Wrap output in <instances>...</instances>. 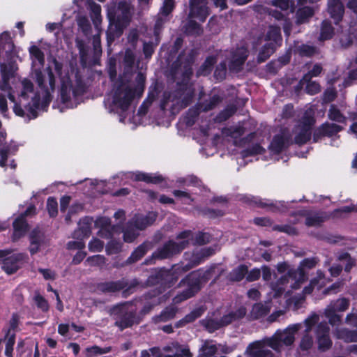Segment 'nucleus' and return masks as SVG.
I'll return each instance as SVG.
<instances>
[{
    "label": "nucleus",
    "mask_w": 357,
    "mask_h": 357,
    "mask_svg": "<svg viewBox=\"0 0 357 357\" xmlns=\"http://www.w3.org/2000/svg\"><path fill=\"white\" fill-rule=\"evenodd\" d=\"M145 82V77L139 73L136 77L137 84L132 89L126 80L119 78L114 86L113 105L122 112L128 111L135 96L139 98L142 96Z\"/></svg>",
    "instance_id": "f257e3e1"
},
{
    "label": "nucleus",
    "mask_w": 357,
    "mask_h": 357,
    "mask_svg": "<svg viewBox=\"0 0 357 357\" xmlns=\"http://www.w3.org/2000/svg\"><path fill=\"white\" fill-rule=\"evenodd\" d=\"M109 314L115 320L114 325L121 331L138 325L142 321L132 301H123L114 305L109 310Z\"/></svg>",
    "instance_id": "f03ea898"
},
{
    "label": "nucleus",
    "mask_w": 357,
    "mask_h": 357,
    "mask_svg": "<svg viewBox=\"0 0 357 357\" xmlns=\"http://www.w3.org/2000/svg\"><path fill=\"white\" fill-rule=\"evenodd\" d=\"M188 245V241H181L176 242L174 240L166 241L162 246L158 247L151 255V257L144 260L146 265L151 264L153 260H163L172 259L174 256L179 255Z\"/></svg>",
    "instance_id": "7ed1b4c3"
},
{
    "label": "nucleus",
    "mask_w": 357,
    "mask_h": 357,
    "mask_svg": "<svg viewBox=\"0 0 357 357\" xmlns=\"http://www.w3.org/2000/svg\"><path fill=\"white\" fill-rule=\"evenodd\" d=\"M29 260V256L24 252L13 253L12 250H0L1 269L8 275L15 273Z\"/></svg>",
    "instance_id": "20e7f679"
},
{
    "label": "nucleus",
    "mask_w": 357,
    "mask_h": 357,
    "mask_svg": "<svg viewBox=\"0 0 357 357\" xmlns=\"http://www.w3.org/2000/svg\"><path fill=\"white\" fill-rule=\"evenodd\" d=\"M192 65V59L185 57L184 52H182L171 66L170 71L172 75H177L180 70H183L181 80L177 82L180 91H185L188 87L189 82L193 74Z\"/></svg>",
    "instance_id": "39448f33"
},
{
    "label": "nucleus",
    "mask_w": 357,
    "mask_h": 357,
    "mask_svg": "<svg viewBox=\"0 0 357 357\" xmlns=\"http://www.w3.org/2000/svg\"><path fill=\"white\" fill-rule=\"evenodd\" d=\"M187 286L184 290L177 294L174 301L178 303L193 297L202 288L203 283L197 271H191L178 283V287Z\"/></svg>",
    "instance_id": "423d86ee"
},
{
    "label": "nucleus",
    "mask_w": 357,
    "mask_h": 357,
    "mask_svg": "<svg viewBox=\"0 0 357 357\" xmlns=\"http://www.w3.org/2000/svg\"><path fill=\"white\" fill-rule=\"evenodd\" d=\"M350 306V301L344 297L332 301L324 310V315L328 319L331 326L339 325L342 323V315L336 312H345Z\"/></svg>",
    "instance_id": "0eeeda50"
},
{
    "label": "nucleus",
    "mask_w": 357,
    "mask_h": 357,
    "mask_svg": "<svg viewBox=\"0 0 357 357\" xmlns=\"http://www.w3.org/2000/svg\"><path fill=\"white\" fill-rule=\"evenodd\" d=\"M217 7L221 10L226 8L225 0H213ZM208 15L206 0H191L190 1V22H196V20L204 22Z\"/></svg>",
    "instance_id": "6e6552de"
},
{
    "label": "nucleus",
    "mask_w": 357,
    "mask_h": 357,
    "mask_svg": "<svg viewBox=\"0 0 357 357\" xmlns=\"http://www.w3.org/2000/svg\"><path fill=\"white\" fill-rule=\"evenodd\" d=\"M128 286V282L122 280L97 282L91 286V291L98 294H109L121 291Z\"/></svg>",
    "instance_id": "1a4fd4ad"
},
{
    "label": "nucleus",
    "mask_w": 357,
    "mask_h": 357,
    "mask_svg": "<svg viewBox=\"0 0 357 357\" xmlns=\"http://www.w3.org/2000/svg\"><path fill=\"white\" fill-rule=\"evenodd\" d=\"M241 200L250 206L260 208H268L269 211L273 213L282 212L281 207H284V204L281 202H273L270 199H264L256 196L245 195L242 197Z\"/></svg>",
    "instance_id": "9d476101"
},
{
    "label": "nucleus",
    "mask_w": 357,
    "mask_h": 357,
    "mask_svg": "<svg viewBox=\"0 0 357 357\" xmlns=\"http://www.w3.org/2000/svg\"><path fill=\"white\" fill-rule=\"evenodd\" d=\"M344 128L335 123L325 122L313 131V142L317 143L323 137H332L342 131Z\"/></svg>",
    "instance_id": "9b49d317"
},
{
    "label": "nucleus",
    "mask_w": 357,
    "mask_h": 357,
    "mask_svg": "<svg viewBox=\"0 0 357 357\" xmlns=\"http://www.w3.org/2000/svg\"><path fill=\"white\" fill-rule=\"evenodd\" d=\"M329 333L330 328L326 322L322 321L317 324L315 334L319 351H326L331 348L333 342Z\"/></svg>",
    "instance_id": "f8f14e48"
},
{
    "label": "nucleus",
    "mask_w": 357,
    "mask_h": 357,
    "mask_svg": "<svg viewBox=\"0 0 357 357\" xmlns=\"http://www.w3.org/2000/svg\"><path fill=\"white\" fill-rule=\"evenodd\" d=\"M169 270L164 268L152 272L146 280V284L149 287L160 284L161 287H172V281L170 280Z\"/></svg>",
    "instance_id": "ddd939ff"
},
{
    "label": "nucleus",
    "mask_w": 357,
    "mask_h": 357,
    "mask_svg": "<svg viewBox=\"0 0 357 357\" xmlns=\"http://www.w3.org/2000/svg\"><path fill=\"white\" fill-rule=\"evenodd\" d=\"M130 13V5L126 2L120 3L117 10L114 7H107V17L109 22H121L127 20Z\"/></svg>",
    "instance_id": "4468645a"
},
{
    "label": "nucleus",
    "mask_w": 357,
    "mask_h": 357,
    "mask_svg": "<svg viewBox=\"0 0 357 357\" xmlns=\"http://www.w3.org/2000/svg\"><path fill=\"white\" fill-rule=\"evenodd\" d=\"M246 312V308L243 306H241L236 311H231L227 314H224L218 321L212 320L211 324L215 329H219L229 325L234 321L243 319L245 316Z\"/></svg>",
    "instance_id": "2eb2a0df"
},
{
    "label": "nucleus",
    "mask_w": 357,
    "mask_h": 357,
    "mask_svg": "<svg viewBox=\"0 0 357 357\" xmlns=\"http://www.w3.org/2000/svg\"><path fill=\"white\" fill-rule=\"evenodd\" d=\"M298 215L305 218V225L308 227H321L328 218L326 213L321 211L303 210L299 211Z\"/></svg>",
    "instance_id": "dca6fc26"
},
{
    "label": "nucleus",
    "mask_w": 357,
    "mask_h": 357,
    "mask_svg": "<svg viewBox=\"0 0 357 357\" xmlns=\"http://www.w3.org/2000/svg\"><path fill=\"white\" fill-rule=\"evenodd\" d=\"M292 144L293 142L289 134H276L273 136L268 146V149L273 154L279 155Z\"/></svg>",
    "instance_id": "f3484780"
},
{
    "label": "nucleus",
    "mask_w": 357,
    "mask_h": 357,
    "mask_svg": "<svg viewBox=\"0 0 357 357\" xmlns=\"http://www.w3.org/2000/svg\"><path fill=\"white\" fill-rule=\"evenodd\" d=\"M294 54H297L302 58H312L316 55L320 54V50L318 47L307 43H299L294 42L293 49Z\"/></svg>",
    "instance_id": "a211bd4d"
},
{
    "label": "nucleus",
    "mask_w": 357,
    "mask_h": 357,
    "mask_svg": "<svg viewBox=\"0 0 357 357\" xmlns=\"http://www.w3.org/2000/svg\"><path fill=\"white\" fill-rule=\"evenodd\" d=\"M130 24H109L107 30L106 31L107 36V54L109 55L112 52L110 46L114 43L116 38L121 36L123 32V29Z\"/></svg>",
    "instance_id": "6ab92c4d"
},
{
    "label": "nucleus",
    "mask_w": 357,
    "mask_h": 357,
    "mask_svg": "<svg viewBox=\"0 0 357 357\" xmlns=\"http://www.w3.org/2000/svg\"><path fill=\"white\" fill-rule=\"evenodd\" d=\"M29 239L30 245L29 248L31 255H34L39 252L40 247L45 242V234L38 228H34L29 234Z\"/></svg>",
    "instance_id": "aec40b11"
},
{
    "label": "nucleus",
    "mask_w": 357,
    "mask_h": 357,
    "mask_svg": "<svg viewBox=\"0 0 357 357\" xmlns=\"http://www.w3.org/2000/svg\"><path fill=\"white\" fill-rule=\"evenodd\" d=\"M301 324H295L289 325L284 330H277V333H280L279 337L281 339L282 344L285 346H291L295 340L296 333L301 328Z\"/></svg>",
    "instance_id": "412c9836"
},
{
    "label": "nucleus",
    "mask_w": 357,
    "mask_h": 357,
    "mask_svg": "<svg viewBox=\"0 0 357 357\" xmlns=\"http://www.w3.org/2000/svg\"><path fill=\"white\" fill-rule=\"evenodd\" d=\"M13 232L12 241L15 242L23 237L29 229V225L23 216L17 217L13 222Z\"/></svg>",
    "instance_id": "4be33fe9"
},
{
    "label": "nucleus",
    "mask_w": 357,
    "mask_h": 357,
    "mask_svg": "<svg viewBox=\"0 0 357 357\" xmlns=\"http://www.w3.org/2000/svg\"><path fill=\"white\" fill-rule=\"evenodd\" d=\"M157 214L153 212L149 213L146 215H135L130 224L139 230H144L148 226L151 225L156 220Z\"/></svg>",
    "instance_id": "5701e85b"
},
{
    "label": "nucleus",
    "mask_w": 357,
    "mask_h": 357,
    "mask_svg": "<svg viewBox=\"0 0 357 357\" xmlns=\"http://www.w3.org/2000/svg\"><path fill=\"white\" fill-rule=\"evenodd\" d=\"M152 248V243L148 241L143 242L137 246L126 259V264H132L139 261Z\"/></svg>",
    "instance_id": "b1692460"
},
{
    "label": "nucleus",
    "mask_w": 357,
    "mask_h": 357,
    "mask_svg": "<svg viewBox=\"0 0 357 357\" xmlns=\"http://www.w3.org/2000/svg\"><path fill=\"white\" fill-rule=\"evenodd\" d=\"M264 344L261 341L251 343L248 349L252 357H274L273 353L268 349H264Z\"/></svg>",
    "instance_id": "393cba45"
},
{
    "label": "nucleus",
    "mask_w": 357,
    "mask_h": 357,
    "mask_svg": "<svg viewBox=\"0 0 357 357\" xmlns=\"http://www.w3.org/2000/svg\"><path fill=\"white\" fill-rule=\"evenodd\" d=\"M73 84L69 77H63L61 79L60 98L63 104L70 102V93H73Z\"/></svg>",
    "instance_id": "a878e982"
},
{
    "label": "nucleus",
    "mask_w": 357,
    "mask_h": 357,
    "mask_svg": "<svg viewBox=\"0 0 357 357\" xmlns=\"http://www.w3.org/2000/svg\"><path fill=\"white\" fill-rule=\"evenodd\" d=\"M248 56V54L245 49L238 50L234 54L233 59L229 63L230 69L236 71H240L247 60Z\"/></svg>",
    "instance_id": "bb28decb"
},
{
    "label": "nucleus",
    "mask_w": 357,
    "mask_h": 357,
    "mask_svg": "<svg viewBox=\"0 0 357 357\" xmlns=\"http://www.w3.org/2000/svg\"><path fill=\"white\" fill-rule=\"evenodd\" d=\"M178 312L177 307L174 305H169L165 307L159 314L153 317L154 323L166 322L173 319Z\"/></svg>",
    "instance_id": "cd10ccee"
},
{
    "label": "nucleus",
    "mask_w": 357,
    "mask_h": 357,
    "mask_svg": "<svg viewBox=\"0 0 357 357\" xmlns=\"http://www.w3.org/2000/svg\"><path fill=\"white\" fill-rule=\"evenodd\" d=\"M134 181H144L146 183L159 184L164 181V178L160 174L138 172L134 176Z\"/></svg>",
    "instance_id": "c85d7f7f"
},
{
    "label": "nucleus",
    "mask_w": 357,
    "mask_h": 357,
    "mask_svg": "<svg viewBox=\"0 0 357 357\" xmlns=\"http://www.w3.org/2000/svg\"><path fill=\"white\" fill-rule=\"evenodd\" d=\"M86 6L89 11V18L92 22H101V7L92 0H86Z\"/></svg>",
    "instance_id": "c756f323"
},
{
    "label": "nucleus",
    "mask_w": 357,
    "mask_h": 357,
    "mask_svg": "<svg viewBox=\"0 0 357 357\" xmlns=\"http://www.w3.org/2000/svg\"><path fill=\"white\" fill-rule=\"evenodd\" d=\"M328 13L335 20H340L344 13V6L340 0H329Z\"/></svg>",
    "instance_id": "7c9ffc66"
},
{
    "label": "nucleus",
    "mask_w": 357,
    "mask_h": 357,
    "mask_svg": "<svg viewBox=\"0 0 357 357\" xmlns=\"http://www.w3.org/2000/svg\"><path fill=\"white\" fill-rule=\"evenodd\" d=\"M265 40L269 41L268 43H273L276 47L280 46L282 40L280 27L273 25L270 26Z\"/></svg>",
    "instance_id": "2f4dec72"
},
{
    "label": "nucleus",
    "mask_w": 357,
    "mask_h": 357,
    "mask_svg": "<svg viewBox=\"0 0 357 357\" xmlns=\"http://www.w3.org/2000/svg\"><path fill=\"white\" fill-rule=\"evenodd\" d=\"M276 47L273 43H266L260 50L257 56L259 63L265 62L275 52Z\"/></svg>",
    "instance_id": "473e14b6"
},
{
    "label": "nucleus",
    "mask_w": 357,
    "mask_h": 357,
    "mask_svg": "<svg viewBox=\"0 0 357 357\" xmlns=\"http://www.w3.org/2000/svg\"><path fill=\"white\" fill-rule=\"evenodd\" d=\"M328 118L334 122L347 124V118L335 105H331L328 112Z\"/></svg>",
    "instance_id": "72a5a7b5"
},
{
    "label": "nucleus",
    "mask_w": 357,
    "mask_h": 357,
    "mask_svg": "<svg viewBox=\"0 0 357 357\" xmlns=\"http://www.w3.org/2000/svg\"><path fill=\"white\" fill-rule=\"evenodd\" d=\"M247 273L248 266L245 264H240L229 273L228 279L231 282H240Z\"/></svg>",
    "instance_id": "f704fd0d"
},
{
    "label": "nucleus",
    "mask_w": 357,
    "mask_h": 357,
    "mask_svg": "<svg viewBox=\"0 0 357 357\" xmlns=\"http://www.w3.org/2000/svg\"><path fill=\"white\" fill-rule=\"evenodd\" d=\"M312 138V131L300 127L299 132L295 135L294 140H292L293 144H295L299 146H301L308 142L310 141Z\"/></svg>",
    "instance_id": "c9c22d12"
},
{
    "label": "nucleus",
    "mask_w": 357,
    "mask_h": 357,
    "mask_svg": "<svg viewBox=\"0 0 357 357\" xmlns=\"http://www.w3.org/2000/svg\"><path fill=\"white\" fill-rule=\"evenodd\" d=\"M337 336L345 342H357V329L341 328L337 330Z\"/></svg>",
    "instance_id": "e433bc0d"
},
{
    "label": "nucleus",
    "mask_w": 357,
    "mask_h": 357,
    "mask_svg": "<svg viewBox=\"0 0 357 357\" xmlns=\"http://www.w3.org/2000/svg\"><path fill=\"white\" fill-rule=\"evenodd\" d=\"M269 308L261 303L253 305L250 312V316L253 320H257L266 317L269 313Z\"/></svg>",
    "instance_id": "4c0bfd02"
},
{
    "label": "nucleus",
    "mask_w": 357,
    "mask_h": 357,
    "mask_svg": "<svg viewBox=\"0 0 357 357\" xmlns=\"http://www.w3.org/2000/svg\"><path fill=\"white\" fill-rule=\"evenodd\" d=\"M202 111L199 106L188 109L185 116V123L187 126L191 127L194 126Z\"/></svg>",
    "instance_id": "58836bf2"
},
{
    "label": "nucleus",
    "mask_w": 357,
    "mask_h": 357,
    "mask_svg": "<svg viewBox=\"0 0 357 357\" xmlns=\"http://www.w3.org/2000/svg\"><path fill=\"white\" fill-rule=\"evenodd\" d=\"M335 35V29L332 24H321L320 33L318 37L319 42H324L333 38Z\"/></svg>",
    "instance_id": "ea45409f"
},
{
    "label": "nucleus",
    "mask_w": 357,
    "mask_h": 357,
    "mask_svg": "<svg viewBox=\"0 0 357 357\" xmlns=\"http://www.w3.org/2000/svg\"><path fill=\"white\" fill-rule=\"evenodd\" d=\"M222 101V98L217 94L211 96L208 100H205L199 105L202 112H207L215 108Z\"/></svg>",
    "instance_id": "a19ab883"
},
{
    "label": "nucleus",
    "mask_w": 357,
    "mask_h": 357,
    "mask_svg": "<svg viewBox=\"0 0 357 357\" xmlns=\"http://www.w3.org/2000/svg\"><path fill=\"white\" fill-rule=\"evenodd\" d=\"M319 260L316 257L305 258L303 259L299 266V275L300 278H305V269H312L316 266Z\"/></svg>",
    "instance_id": "79ce46f5"
},
{
    "label": "nucleus",
    "mask_w": 357,
    "mask_h": 357,
    "mask_svg": "<svg viewBox=\"0 0 357 357\" xmlns=\"http://www.w3.org/2000/svg\"><path fill=\"white\" fill-rule=\"evenodd\" d=\"M216 63V58L213 56H208L206 57L204 63L200 66L197 74L206 75L213 70V66Z\"/></svg>",
    "instance_id": "37998d69"
},
{
    "label": "nucleus",
    "mask_w": 357,
    "mask_h": 357,
    "mask_svg": "<svg viewBox=\"0 0 357 357\" xmlns=\"http://www.w3.org/2000/svg\"><path fill=\"white\" fill-rule=\"evenodd\" d=\"M280 333H277V331L274 333V335L271 337H268L264 339L261 341L264 346L266 345L271 348H272L275 351H280L282 347L281 339L279 337Z\"/></svg>",
    "instance_id": "c03bdc74"
},
{
    "label": "nucleus",
    "mask_w": 357,
    "mask_h": 357,
    "mask_svg": "<svg viewBox=\"0 0 357 357\" xmlns=\"http://www.w3.org/2000/svg\"><path fill=\"white\" fill-rule=\"evenodd\" d=\"M174 6V0H165L162 7L159 13L160 21L167 20V16L171 13Z\"/></svg>",
    "instance_id": "a18cd8bd"
},
{
    "label": "nucleus",
    "mask_w": 357,
    "mask_h": 357,
    "mask_svg": "<svg viewBox=\"0 0 357 357\" xmlns=\"http://www.w3.org/2000/svg\"><path fill=\"white\" fill-rule=\"evenodd\" d=\"M200 213L210 219H215L216 218L222 217L225 213L221 209H214L209 207H204L200 210Z\"/></svg>",
    "instance_id": "49530a36"
},
{
    "label": "nucleus",
    "mask_w": 357,
    "mask_h": 357,
    "mask_svg": "<svg viewBox=\"0 0 357 357\" xmlns=\"http://www.w3.org/2000/svg\"><path fill=\"white\" fill-rule=\"evenodd\" d=\"M217 268L216 264H212L209 268L206 270H204L203 268H199L196 270L199 273V278L203 283V284H206L209 280L211 278L213 273L215 272V268Z\"/></svg>",
    "instance_id": "de8ad7c7"
},
{
    "label": "nucleus",
    "mask_w": 357,
    "mask_h": 357,
    "mask_svg": "<svg viewBox=\"0 0 357 357\" xmlns=\"http://www.w3.org/2000/svg\"><path fill=\"white\" fill-rule=\"evenodd\" d=\"M272 231L285 233L290 236H296L298 234L297 229L290 225H273Z\"/></svg>",
    "instance_id": "09e8293b"
},
{
    "label": "nucleus",
    "mask_w": 357,
    "mask_h": 357,
    "mask_svg": "<svg viewBox=\"0 0 357 357\" xmlns=\"http://www.w3.org/2000/svg\"><path fill=\"white\" fill-rule=\"evenodd\" d=\"M15 337L16 335L15 333H13L12 334H9V335L4 338V342H6V348H5V355L7 357H13V347L15 343Z\"/></svg>",
    "instance_id": "8fccbe9b"
},
{
    "label": "nucleus",
    "mask_w": 357,
    "mask_h": 357,
    "mask_svg": "<svg viewBox=\"0 0 357 357\" xmlns=\"http://www.w3.org/2000/svg\"><path fill=\"white\" fill-rule=\"evenodd\" d=\"M87 352V357H93L97 355L107 354L112 351L111 347H106L104 348L100 347L97 345H93L91 347L86 349Z\"/></svg>",
    "instance_id": "3c124183"
},
{
    "label": "nucleus",
    "mask_w": 357,
    "mask_h": 357,
    "mask_svg": "<svg viewBox=\"0 0 357 357\" xmlns=\"http://www.w3.org/2000/svg\"><path fill=\"white\" fill-rule=\"evenodd\" d=\"M122 243L116 240H111L106 245V252L108 255L118 254L121 251Z\"/></svg>",
    "instance_id": "603ef678"
},
{
    "label": "nucleus",
    "mask_w": 357,
    "mask_h": 357,
    "mask_svg": "<svg viewBox=\"0 0 357 357\" xmlns=\"http://www.w3.org/2000/svg\"><path fill=\"white\" fill-rule=\"evenodd\" d=\"M33 301L38 309L43 312H47L50 310V305L48 301L44 296L40 294H36L33 296Z\"/></svg>",
    "instance_id": "864d4df0"
},
{
    "label": "nucleus",
    "mask_w": 357,
    "mask_h": 357,
    "mask_svg": "<svg viewBox=\"0 0 357 357\" xmlns=\"http://www.w3.org/2000/svg\"><path fill=\"white\" fill-rule=\"evenodd\" d=\"M204 311L205 309L202 306L194 309L184 317L185 322H188V324L194 322L202 316Z\"/></svg>",
    "instance_id": "5fc2aeb1"
},
{
    "label": "nucleus",
    "mask_w": 357,
    "mask_h": 357,
    "mask_svg": "<svg viewBox=\"0 0 357 357\" xmlns=\"http://www.w3.org/2000/svg\"><path fill=\"white\" fill-rule=\"evenodd\" d=\"M47 209L50 218H55L58 214V203L54 197H48L47 200Z\"/></svg>",
    "instance_id": "6e6d98bb"
},
{
    "label": "nucleus",
    "mask_w": 357,
    "mask_h": 357,
    "mask_svg": "<svg viewBox=\"0 0 357 357\" xmlns=\"http://www.w3.org/2000/svg\"><path fill=\"white\" fill-rule=\"evenodd\" d=\"M29 53L31 56L37 60L40 65H43L45 63L44 52L38 46H31L29 48Z\"/></svg>",
    "instance_id": "4d7b16f0"
},
{
    "label": "nucleus",
    "mask_w": 357,
    "mask_h": 357,
    "mask_svg": "<svg viewBox=\"0 0 357 357\" xmlns=\"http://www.w3.org/2000/svg\"><path fill=\"white\" fill-rule=\"evenodd\" d=\"M314 13V10L310 7L300 8L296 13L298 21L310 20Z\"/></svg>",
    "instance_id": "13d9d810"
},
{
    "label": "nucleus",
    "mask_w": 357,
    "mask_h": 357,
    "mask_svg": "<svg viewBox=\"0 0 357 357\" xmlns=\"http://www.w3.org/2000/svg\"><path fill=\"white\" fill-rule=\"evenodd\" d=\"M313 337L310 335V333H304L300 342V349L302 351H308L313 346Z\"/></svg>",
    "instance_id": "bf43d9fd"
},
{
    "label": "nucleus",
    "mask_w": 357,
    "mask_h": 357,
    "mask_svg": "<svg viewBox=\"0 0 357 357\" xmlns=\"http://www.w3.org/2000/svg\"><path fill=\"white\" fill-rule=\"evenodd\" d=\"M357 212V207L351 204L350 206H344L338 208H335L332 212V215L335 218H341L342 213H349L351 212Z\"/></svg>",
    "instance_id": "052dcab7"
},
{
    "label": "nucleus",
    "mask_w": 357,
    "mask_h": 357,
    "mask_svg": "<svg viewBox=\"0 0 357 357\" xmlns=\"http://www.w3.org/2000/svg\"><path fill=\"white\" fill-rule=\"evenodd\" d=\"M245 132V127L242 126H238L235 127H230L227 129V135L234 140H237L238 138L241 137Z\"/></svg>",
    "instance_id": "680f3d73"
},
{
    "label": "nucleus",
    "mask_w": 357,
    "mask_h": 357,
    "mask_svg": "<svg viewBox=\"0 0 357 357\" xmlns=\"http://www.w3.org/2000/svg\"><path fill=\"white\" fill-rule=\"evenodd\" d=\"M215 250L211 247L202 248L198 253L194 255L197 260H200V264L206 258L213 255Z\"/></svg>",
    "instance_id": "e2e57ef3"
},
{
    "label": "nucleus",
    "mask_w": 357,
    "mask_h": 357,
    "mask_svg": "<svg viewBox=\"0 0 357 357\" xmlns=\"http://www.w3.org/2000/svg\"><path fill=\"white\" fill-rule=\"evenodd\" d=\"M172 194L177 198L183 199L182 203L184 204L190 205L194 202V199L185 191L174 190L172 191Z\"/></svg>",
    "instance_id": "0e129e2a"
},
{
    "label": "nucleus",
    "mask_w": 357,
    "mask_h": 357,
    "mask_svg": "<svg viewBox=\"0 0 357 357\" xmlns=\"http://www.w3.org/2000/svg\"><path fill=\"white\" fill-rule=\"evenodd\" d=\"M156 47L153 45V41L146 42L143 43L142 52L146 59H150L155 52Z\"/></svg>",
    "instance_id": "69168bd1"
},
{
    "label": "nucleus",
    "mask_w": 357,
    "mask_h": 357,
    "mask_svg": "<svg viewBox=\"0 0 357 357\" xmlns=\"http://www.w3.org/2000/svg\"><path fill=\"white\" fill-rule=\"evenodd\" d=\"M244 152L247 156H253L264 154L266 153V150L259 144H255L251 147L246 149Z\"/></svg>",
    "instance_id": "338daca9"
},
{
    "label": "nucleus",
    "mask_w": 357,
    "mask_h": 357,
    "mask_svg": "<svg viewBox=\"0 0 357 357\" xmlns=\"http://www.w3.org/2000/svg\"><path fill=\"white\" fill-rule=\"evenodd\" d=\"M73 96L74 98L82 96L86 92L85 84L81 79H77L75 86H73Z\"/></svg>",
    "instance_id": "774afa93"
}]
</instances>
